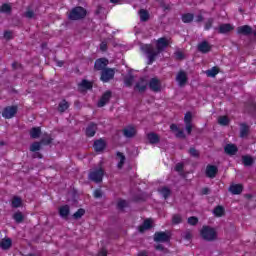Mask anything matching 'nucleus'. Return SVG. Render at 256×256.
<instances>
[{"instance_id":"obj_1","label":"nucleus","mask_w":256,"mask_h":256,"mask_svg":"<svg viewBox=\"0 0 256 256\" xmlns=\"http://www.w3.org/2000/svg\"><path fill=\"white\" fill-rule=\"evenodd\" d=\"M169 47V40L165 37L159 38L156 42V48L152 44H142L140 49L146 55L147 65H153L155 59Z\"/></svg>"},{"instance_id":"obj_2","label":"nucleus","mask_w":256,"mask_h":256,"mask_svg":"<svg viewBox=\"0 0 256 256\" xmlns=\"http://www.w3.org/2000/svg\"><path fill=\"white\" fill-rule=\"evenodd\" d=\"M200 235L204 241H216L217 239V230L211 226H203Z\"/></svg>"},{"instance_id":"obj_3","label":"nucleus","mask_w":256,"mask_h":256,"mask_svg":"<svg viewBox=\"0 0 256 256\" xmlns=\"http://www.w3.org/2000/svg\"><path fill=\"white\" fill-rule=\"evenodd\" d=\"M87 15V10L85 8L78 6L73 8L69 14H68V19L70 21H79L80 19H85Z\"/></svg>"},{"instance_id":"obj_4","label":"nucleus","mask_w":256,"mask_h":256,"mask_svg":"<svg viewBox=\"0 0 256 256\" xmlns=\"http://www.w3.org/2000/svg\"><path fill=\"white\" fill-rule=\"evenodd\" d=\"M105 175V170L103 168L92 169L89 172L88 179L94 183H101L103 181V176Z\"/></svg>"},{"instance_id":"obj_5","label":"nucleus","mask_w":256,"mask_h":256,"mask_svg":"<svg viewBox=\"0 0 256 256\" xmlns=\"http://www.w3.org/2000/svg\"><path fill=\"white\" fill-rule=\"evenodd\" d=\"M115 77V68H106L101 72L100 80L103 83H109Z\"/></svg>"},{"instance_id":"obj_6","label":"nucleus","mask_w":256,"mask_h":256,"mask_svg":"<svg viewBox=\"0 0 256 256\" xmlns=\"http://www.w3.org/2000/svg\"><path fill=\"white\" fill-rule=\"evenodd\" d=\"M155 243H169L171 241V233L169 232H155Z\"/></svg>"},{"instance_id":"obj_7","label":"nucleus","mask_w":256,"mask_h":256,"mask_svg":"<svg viewBox=\"0 0 256 256\" xmlns=\"http://www.w3.org/2000/svg\"><path fill=\"white\" fill-rule=\"evenodd\" d=\"M17 110V106H7L2 111V117H4V119H13V117L17 115Z\"/></svg>"},{"instance_id":"obj_8","label":"nucleus","mask_w":256,"mask_h":256,"mask_svg":"<svg viewBox=\"0 0 256 256\" xmlns=\"http://www.w3.org/2000/svg\"><path fill=\"white\" fill-rule=\"evenodd\" d=\"M111 97H113V92L111 90H107L104 92L100 100L98 101L97 107H105L109 101H111Z\"/></svg>"},{"instance_id":"obj_9","label":"nucleus","mask_w":256,"mask_h":256,"mask_svg":"<svg viewBox=\"0 0 256 256\" xmlns=\"http://www.w3.org/2000/svg\"><path fill=\"white\" fill-rule=\"evenodd\" d=\"M107 65H109V60L107 58H99L94 63V69L102 72L107 69Z\"/></svg>"},{"instance_id":"obj_10","label":"nucleus","mask_w":256,"mask_h":256,"mask_svg":"<svg viewBox=\"0 0 256 256\" xmlns=\"http://www.w3.org/2000/svg\"><path fill=\"white\" fill-rule=\"evenodd\" d=\"M93 147L96 153H101L102 151H105V147H107V142L103 138H100L94 141Z\"/></svg>"},{"instance_id":"obj_11","label":"nucleus","mask_w":256,"mask_h":256,"mask_svg":"<svg viewBox=\"0 0 256 256\" xmlns=\"http://www.w3.org/2000/svg\"><path fill=\"white\" fill-rule=\"evenodd\" d=\"M212 48H213V46L211 44H209V42H207V41H202L197 46V50L199 51V53H203V54H207V53L211 52Z\"/></svg>"},{"instance_id":"obj_12","label":"nucleus","mask_w":256,"mask_h":256,"mask_svg":"<svg viewBox=\"0 0 256 256\" xmlns=\"http://www.w3.org/2000/svg\"><path fill=\"white\" fill-rule=\"evenodd\" d=\"M237 34L249 37V35L253 34V28L251 26H249V25L239 26L237 28Z\"/></svg>"},{"instance_id":"obj_13","label":"nucleus","mask_w":256,"mask_h":256,"mask_svg":"<svg viewBox=\"0 0 256 256\" xmlns=\"http://www.w3.org/2000/svg\"><path fill=\"white\" fill-rule=\"evenodd\" d=\"M217 173H219L217 166L208 165L206 167V177H209V179H215V177H217Z\"/></svg>"},{"instance_id":"obj_14","label":"nucleus","mask_w":256,"mask_h":256,"mask_svg":"<svg viewBox=\"0 0 256 256\" xmlns=\"http://www.w3.org/2000/svg\"><path fill=\"white\" fill-rule=\"evenodd\" d=\"M149 87L154 93H159L161 91V82L157 78H152L149 82Z\"/></svg>"},{"instance_id":"obj_15","label":"nucleus","mask_w":256,"mask_h":256,"mask_svg":"<svg viewBox=\"0 0 256 256\" xmlns=\"http://www.w3.org/2000/svg\"><path fill=\"white\" fill-rule=\"evenodd\" d=\"M134 91H138L139 93H145V91H147V82H145V79L141 78L135 84Z\"/></svg>"},{"instance_id":"obj_16","label":"nucleus","mask_w":256,"mask_h":256,"mask_svg":"<svg viewBox=\"0 0 256 256\" xmlns=\"http://www.w3.org/2000/svg\"><path fill=\"white\" fill-rule=\"evenodd\" d=\"M176 81L180 87H183L187 83V73L185 71L178 72Z\"/></svg>"},{"instance_id":"obj_17","label":"nucleus","mask_w":256,"mask_h":256,"mask_svg":"<svg viewBox=\"0 0 256 256\" xmlns=\"http://www.w3.org/2000/svg\"><path fill=\"white\" fill-rule=\"evenodd\" d=\"M215 29L221 35H225L227 33H231V31H233V26L231 24H221L218 28H215Z\"/></svg>"},{"instance_id":"obj_18","label":"nucleus","mask_w":256,"mask_h":256,"mask_svg":"<svg viewBox=\"0 0 256 256\" xmlns=\"http://www.w3.org/2000/svg\"><path fill=\"white\" fill-rule=\"evenodd\" d=\"M123 135L124 137H127L128 139H131L137 135V130H135V127L128 126L123 129Z\"/></svg>"},{"instance_id":"obj_19","label":"nucleus","mask_w":256,"mask_h":256,"mask_svg":"<svg viewBox=\"0 0 256 256\" xmlns=\"http://www.w3.org/2000/svg\"><path fill=\"white\" fill-rule=\"evenodd\" d=\"M95 133H97V124L91 122L86 127V136L95 137Z\"/></svg>"},{"instance_id":"obj_20","label":"nucleus","mask_w":256,"mask_h":256,"mask_svg":"<svg viewBox=\"0 0 256 256\" xmlns=\"http://www.w3.org/2000/svg\"><path fill=\"white\" fill-rule=\"evenodd\" d=\"M249 133H250L249 125H247L245 123L240 124V137H241V139H245V138L249 137Z\"/></svg>"},{"instance_id":"obj_21","label":"nucleus","mask_w":256,"mask_h":256,"mask_svg":"<svg viewBox=\"0 0 256 256\" xmlns=\"http://www.w3.org/2000/svg\"><path fill=\"white\" fill-rule=\"evenodd\" d=\"M229 191L232 195H241L243 193V185L241 184H234L231 185Z\"/></svg>"},{"instance_id":"obj_22","label":"nucleus","mask_w":256,"mask_h":256,"mask_svg":"<svg viewBox=\"0 0 256 256\" xmlns=\"http://www.w3.org/2000/svg\"><path fill=\"white\" fill-rule=\"evenodd\" d=\"M158 193L164 197V199H169L171 197V188L167 186H162L158 188Z\"/></svg>"},{"instance_id":"obj_23","label":"nucleus","mask_w":256,"mask_h":256,"mask_svg":"<svg viewBox=\"0 0 256 256\" xmlns=\"http://www.w3.org/2000/svg\"><path fill=\"white\" fill-rule=\"evenodd\" d=\"M153 221L151 219H146L144 220L143 224L141 226H139V232L140 233H145V231L151 229Z\"/></svg>"},{"instance_id":"obj_24","label":"nucleus","mask_w":256,"mask_h":256,"mask_svg":"<svg viewBox=\"0 0 256 256\" xmlns=\"http://www.w3.org/2000/svg\"><path fill=\"white\" fill-rule=\"evenodd\" d=\"M147 139L151 145H156V143H159L161 141V138L157 133H149L147 134Z\"/></svg>"},{"instance_id":"obj_25","label":"nucleus","mask_w":256,"mask_h":256,"mask_svg":"<svg viewBox=\"0 0 256 256\" xmlns=\"http://www.w3.org/2000/svg\"><path fill=\"white\" fill-rule=\"evenodd\" d=\"M70 208L69 205H64L59 208V215L62 219H67L69 217Z\"/></svg>"},{"instance_id":"obj_26","label":"nucleus","mask_w":256,"mask_h":256,"mask_svg":"<svg viewBox=\"0 0 256 256\" xmlns=\"http://www.w3.org/2000/svg\"><path fill=\"white\" fill-rule=\"evenodd\" d=\"M23 205V200L19 196H14L11 201V207L13 209H19Z\"/></svg>"},{"instance_id":"obj_27","label":"nucleus","mask_w":256,"mask_h":256,"mask_svg":"<svg viewBox=\"0 0 256 256\" xmlns=\"http://www.w3.org/2000/svg\"><path fill=\"white\" fill-rule=\"evenodd\" d=\"M224 151H225V153H227V155H235V153H237L238 149L235 144H227L224 147Z\"/></svg>"},{"instance_id":"obj_28","label":"nucleus","mask_w":256,"mask_h":256,"mask_svg":"<svg viewBox=\"0 0 256 256\" xmlns=\"http://www.w3.org/2000/svg\"><path fill=\"white\" fill-rule=\"evenodd\" d=\"M11 245H13V241L10 238L2 239L0 241L1 249L7 251V249H11Z\"/></svg>"},{"instance_id":"obj_29","label":"nucleus","mask_w":256,"mask_h":256,"mask_svg":"<svg viewBox=\"0 0 256 256\" xmlns=\"http://www.w3.org/2000/svg\"><path fill=\"white\" fill-rule=\"evenodd\" d=\"M30 137L32 139H39L41 137V128L39 127H33L30 130Z\"/></svg>"},{"instance_id":"obj_30","label":"nucleus","mask_w":256,"mask_h":256,"mask_svg":"<svg viewBox=\"0 0 256 256\" xmlns=\"http://www.w3.org/2000/svg\"><path fill=\"white\" fill-rule=\"evenodd\" d=\"M242 163L245 167H251L253 163H255V160H253V157L249 155L242 156Z\"/></svg>"},{"instance_id":"obj_31","label":"nucleus","mask_w":256,"mask_h":256,"mask_svg":"<svg viewBox=\"0 0 256 256\" xmlns=\"http://www.w3.org/2000/svg\"><path fill=\"white\" fill-rule=\"evenodd\" d=\"M215 217H223L225 215V208L223 206H216L213 210Z\"/></svg>"},{"instance_id":"obj_32","label":"nucleus","mask_w":256,"mask_h":256,"mask_svg":"<svg viewBox=\"0 0 256 256\" xmlns=\"http://www.w3.org/2000/svg\"><path fill=\"white\" fill-rule=\"evenodd\" d=\"M68 109H69V102H67L66 100H62L58 105V111L60 113H65V111H67Z\"/></svg>"},{"instance_id":"obj_33","label":"nucleus","mask_w":256,"mask_h":256,"mask_svg":"<svg viewBox=\"0 0 256 256\" xmlns=\"http://www.w3.org/2000/svg\"><path fill=\"white\" fill-rule=\"evenodd\" d=\"M116 156L119 157L120 161L117 164L118 169H123V165H125V154L121 153V152H117Z\"/></svg>"},{"instance_id":"obj_34","label":"nucleus","mask_w":256,"mask_h":256,"mask_svg":"<svg viewBox=\"0 0 256 256\" xmlns=\"http://www.w3.org/2000/svg\"><path fill=\"white\" fill-rule=\"evenodd\" d=\"M133 81H135V76H133V74H128L124 78V84L126 87H131L133 85Z\"/></svg>"},{"instance_id":"obj_35","label":"nucleus","mask_w":256,"mask_h":256,"mask_svg":"<svg viewBox=\"0 0 256 256\" xmlns=\"http://www.w3.org/2000/svg\"><path fill=\"white\" fill-rule=\"evenodd\" d=\"M139 15H140V21L142 22L149 21V12H147V10L141 9L139 11Z\"/></svg>"},{"instance_id":"obj_36","label":"nucleus","mask_w":256,"mask_h":256,"mask_svg":"<svg viewBox=\"0 0 256 256\" xmlns=\"http://www.w3.org/2000/svg\"><path fill=\"white\" fill-rule=\"evenodd\" d=\"M13 219L14 221H16V223H23V219H25V217L23 216V213L21 211H18L14 213Z\"/></svg>"},{"instance_id":"obj_37","label":"nucleus","mask_w":256,"mask_h":256,"mask_svg":"<svg viewBox=\"0 0 256 256\" xmlns=\"http://www.w3.org/2000/svg\"><path fill=\"white\" fill-rule=\"evenodd\" d=\"M41 142H34L30 145V151L32 153H37V151H41Z\"/></svg>"},{"instance_id":"obj_38","label":"nucleus","mask_w":256,"mask_h":256,"mask_svg":"<svg viewBox=\"0 0 256 256\" xmlns=\"http://www.w3.org/2000/svg\"><path fill=\"white\" fill-rule=\"evenodd\" d=\"M194 15L191 13H186L184 15H182V21L183 23H191L194 19Z\"/></svg>"},{"instance_id":"obj_39","label":"nucleus","mask_w":256,"mask_h":256,"mask_svg":"<svg viewBox=\"0 0 256 256\" xmlns=\"http://www.w3.org/2000/svg\"><path fill=\"white\" fill-rule=\"evenodd\" d=\"M219 73L218 67H212L211 69L206 71L207 77H215Z\"/></svg>"},{"instance_id":"obj_40","label":"nucleus","mask_w":256,"mask_h":256,"mask_svg":"<svg viewBox=\"0 0 256 256\" xmlns=\"http://www.w3.org/2000/svg\"><path fill=\"white\" fill-rule=\"evenodd\" d=\"M40 143L41 145H51V143H53V138H51L49 135H46L41 139Z\"/></svg>"},{"instance_id":"obj_41","label":"nucleus","mask_w":256,"mask_h":256,"mask_svg":"<svg viewBox=\"0 0 256 256\" xmlns=\"http://www.w3.org/2000/svg\"><path fill=\"white\" fill-rule=\"evenodd\" d=\"M219 125H223L224 127L229 125V118L227 116H220L218 118Z\"/></svg>"},{"instance_id":"obj_42","label":"nucleus","mask_w":256,"mask_h":256,"mask_svg":"<svg viewBox=\"0 0 256 256\" xmlns=\"http://www.w3.org/2000/svg\"><path fill=\"white\" fill-rule=\"evenodd\" d=\"M83 215H85V209L80 208V209H78L77 212H75V213L73 214V218H74V219H81V217H82Z\"/></svg>"},{"instance_id":"obj_43","label":"nucleus","mask_w":256,"mask_h":256,"mask_svg":"<svg viewBox=\"0 0 256 256\" xmlns=\"http://www.w3.org/2000/svg\"><path fill=\"white\" fill-rule=\"evenodd\" d=\"M188 153L191 155V157H195L196 159H199L200 157V153L199 150L195 149V148H190Z\"/></svg>"},{"instance_id":"obj_44","label":"nucleus","mask_w":256,"mask_h":256,"mask_svg":"<svg viewBox=\"0 0 256 256\" xmlns=\"http://www.w3.org/2000/svg\"><path fill=\"white\" fill-rule=\"evenodd\" d=\"M11 5L9 4H3L1 7H0V12L1 13H11Z\"/></svg>"},{"instance_id":"obj_45","label":"nucleus","mask_w":256,"mask_h":256,"mask_svg":"<svg viewBox=\"0 0 256 256\" xmlns=\"http://www.w3.org/2000/svg\"><path fill=\"white\" fill-rule=\"evenodd\" d=\"M80 85L84 88V89H93V84L91 82H89L88 80H82V82L80 83Z\"/></svg>"},{"instance_id":"obj_46","label":"nucleus","mask_w":256,"mask_h":256,"mask_svg":"<svg viewBox=\"0 0 256 256\" xmlns=\"http://www.w3.org/2000/svg\"><path fill=\"white\" fill-rule=\"evenodd\" d=\"M193 119V115L191 114V112H187L184 116V123L186 124H191V121Z\"/></svg>"},{"instance_id":"obj_47","label":"nucleus","mask_w":256,"mask_h":256,"mask_svg":"<svg viewBox=\"0 0 256 256\" xmlns=\"http://www.w3.org/2000/svg\"><path fill=\"white\" fill-rule=\"evenodd\" d=\"M181 221H182L181 215L175 214V215L172 217V223H173V225H179V223H181Z\"/></svg>"},{"instance_id":"obj_48","label":"nucleus","mask_w":256,"mask_h":256,"mask_svg":"<svg viewBox=\"0 0 256 256\" xmlns=\"http://www.w3.org/2000/svg\"><path fill=\"white\" fill-rule=\"evenodd\" d=\"M214 19L213 18H209L206 23H205V30L209 31V29H211V27H213V23H214Z\"/></svg>"},{"instance_id":"obj_49","label":"nucleus","mask_w":256,"mask_h":256,"mask_svg":"<svg viewBox=\"0 0 256 256\" xmlns=\"http://www.w3.org/2000/svg\"><path fill=\"white\" fill-rule=\"evenodd\" d=\"M174 55L178 61H183V59H185V54L181 51H176Z\"/></svg>"},{"instance_id":"obj_50","label":"nucleus","mask_w":256,"mask_h":256,"mask_svg":"<svg viewBox=\"0 0 256 256\" xmlns=\"http://www.w3.org/2000/svg\"><path fill=\"white\" fill-rule=\"evenodd\" d=\"M188 223L189 225H197V223H199V219L195 216L189 217Z\"/></svg>"},{"instance_id":"obj_51","label":"nucleus","mask_w":256,"mask_h":256,"mask_svg":"<svg viewBox=\"0 0 256 256\" xmlns=\"http://www.w3.org/2000/svg\"><path fill=\"white\" fill-rule=\"evenodd\" d=\"M118 209H125L127 207V201L125 200H119L117 203Z\"/></svg>"},{"instance_id":"obj_52","label":"nucleus","mask_w":256,"mask_h":256,"mask_svg":"<svg viewBox=\"0 0 256 256\" xmlns=\"http://www.w3.org/2000/svg\"><path fill=\"white\" fill-rule=\"evenodd\" d=\"M176 137L178 138V139H185V132L183 131V130H181V129H179L177 132H176Z\"/></svg>"},{"instance_id":"obj_53","label":"nucleus","mask_w":256,"mask_h":256,"mask_svg":"<svg viewBox=\"0 0 256 256\" xmlns=\"http://www.w3.org/2000/svg\"><path fill=\"white\" fill-rule=\"evenodd\" d=\"M25 17H27V19H33V17H35V12L33 10H28L25 12Z\"/></svg>"},{"instance_id":"obj_54","label":"nucleus","mask_w":256,"mask_h":256,"mask_svg":"<svg viewBox=\"0 0 256 256\" xmlns=\"http://www.w3.org/2000/svg\"><path fill=\"white\" fill-rule=\"evenodd\" d=\"M183 237H184V239H186L187 241H191V239L193 238V234H191V231H186V232H184Z\"/></svg>"},{"instance_id":"obj_55","label":"nucleus","mask_w":256,"mask_h":256,"mask_svg":"<svg viewBox=\"0 0 256 256\" xmlns=\"http://www.w3.org/2000/svg\"><path fill=\"white\" fill-rule=\"evenodd\" d=\"M94 197L95 199H101V197H103V192L100 189L95 190Z\"/></svg>"},{"instance_id":"obj_56","label":"nucleus","mask_w":256,"mask_h":256,"mask_svg":"<svg viewBox=\"0 0 256 256\" xmlns=\"http://www.w3.org/2000/svg\"><path fill=\"white\" fill-rule=\"evenodd\" d=\"M4 39H7V41H9V39H13V32L5 31L4 32Z\"/></svg>"},{"instance_id":"obj_57","label":"nucleus","mask_w":256,"mask_h":256,"mask_svg":"<svg viewBox=\"0 0 256 256\" xmlns=\"http://www.w3.org/2000/svg\"><path fill=\"white\" fill-rule=\"evenodd\" d=\"M211 193V189L205 187L201 189V195H209Z\"/></svg>"},{"instance_id":"obj_58","label":"nucleus","mask_w":256,"mask_h":256,"mask_svg":"<svg viewBox=\"0 0 256 256\" xmlns=\"http://www.w3.org/2000/svg\"><path fill=\"white\" fill-rule=\"evenodd\" d=\"M186 125V131L188 135H191V131H193V124H185Z\"/></svg>"},{"instance_id":"obj_59","label":"nucleus","mask_w":256,"mask_h":256,"mask_svg":"<svg viewBox=\"0 0 256 256\" xmlns=\"http://www.w3.org/2000/svg\"><path fill=\"white\" fill-rule=\"evenodd\" d=\"M170 129L171 131H173V133H177L179 130V127H177L176 124H171Z\"/></svg>"},{"instance_id":"obj_60","label":"nucleus","mask_w":256,"mask_h":256,"mask_svg":"<svg viewBox=\"0 0 256 256\" xmlns=\"http://www.w3.org/2000/svg\"><path fill=\"white\" fill-rule=\"evenodd\" d=\"M175 171H178V172L183 171V164L181 163L176 164Z\"/></svg>"},{"instance_id":"obj_61","label":"nucleus","mask_w":256,"mask_h":256,"mask_svg":"<svg viewBox=\"0 0 256 256\" xmlns=\"http://www.w3.org/2000/svg\"><path fill=\"white\" fill-rule=\"evenodd\" d=\"M100 49H101V51H107V44L105 42H102L100 44Z\"/></svg>"},{"instance_id":"obj_62","label":"nucleus","mask_w":256,"mask_h":256,"mask_svg":"<svg viewBox=\"0 0 256 256\" xmlns=\"http://www.w3.org/2000/svg\"><path fill=\"white\" fill-rule=\"evenodd\" d=\"M196 21H197V23H201L203 21V15H198L196 17Z\"/></svg>"},{"instance_id":"obj_63","label":"nucleus","mask_w":256,"mask_h":256,"mask_svg":"<svg viewBox=\"0 0 256 256\" xmlns=\"http://www.w3.org/2000/svg\"><path fill=\"white\" fill-rule=\"evenodd\" d=\"M100 256H107V250L102 249V250L100 251Z\"/></svg>"},{"instance_id":"obj_64","label":"nucleus","mask_w":256,"mask_h":256,"mask_svg":"<svg viewBox=\"0 0 256 256\" xmlns=\"http://www.w3.org/2000/svg\"><path fill=\"white\" fill-rule=\"evenodd\" d=\"M138 256H147V252L143 251V252H139Z\"/></svg>"}]
</instances>
